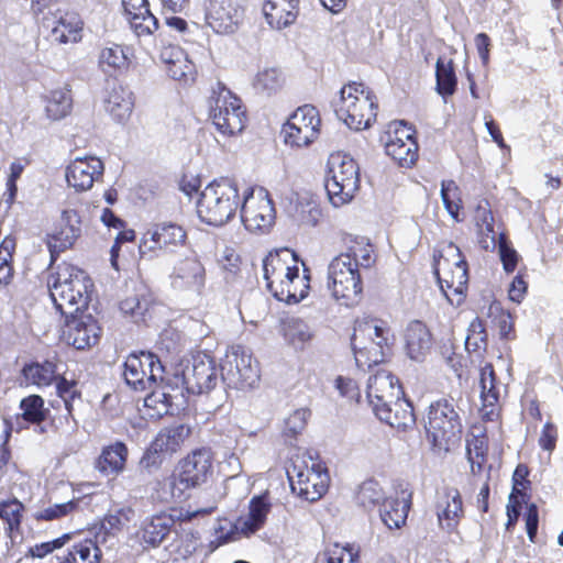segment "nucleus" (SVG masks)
<instances>
[{
	"label": "nucleus",
	"instance_id": "obj_28",
	"mask_svg": "<svg viewBox=\"0 0 563 563\" xmlns=\"http://www.w3.org/2000/svg\"><path fill=\"white\" fill-rule=\"evenodd\" d=\"M81 234V220L76 210H65L62 213L58 225L48 238V249L58 254L70 249Z\"/></svg>",
	"mask_w": 563,
	"mask_h": 563
},
{
	"label": "nucleus",
	"instance_id": "obj_61",
	"mask_svg": "<svg viewBox=\"0 0 563 563\" xmlns=\"http://www.w3.org/2000/svg\"><path fill=\"white\" fill-rule=\"evenodd\" d=\"M498 253L503 263L504 269L507 273L515 271L518 263L517 252L509 245L507 238L504 233L498 234Z\"/></svg>",
	"mask_w": 563,
	"mask_h": 563
},
{
	"label": "nucleus",
	"instance_id": "obj_3",
	"mask_svg": "<svg viewBox=\"0 0 563 563\" xmlns=\"http://www.w3.org/2000/svg\"><path fill=\"white\" fill-rule=\"evenodd\" d=\"M333 106L338 119L352 130L368 129L376 120V97L362 82L354 81L343 86L340 90V97Z\"/></svg>",
	"mask_w": 563,
	"mask_h": 563
},
{
	"label": "nucleus",
	"instance_id": "obj_16",
	"mask_svg": "<svg viewBox=\"0 0 563 563\" xmlns=\"http://www.w3.org/2000/svg\"><path fill=\"white\" fill-rule=\"evenodd\" d=\"M276 212L268 192L249 188L243 194L241 220L250 232H267L275 223Z\"/></svg>",
	"mask_w": 563,
	"mask_h": 563
},
{
	"label": "nucleus",
	"instance_id": "obj_4",
	"mask_svg": "<svg viewBox=\"0 0 563 563\" xmlns=\"http://www.w3.org/2000/svg\"><path fill=\"white\" fill-rule=\"evenodd\" d=\"M241 203L236 183L228 178L213 180L200 192L197 213L210 225H222L236 213Z\"/></svg>",
	"mask_w": 563,
	"mask_h": 563
},
{
	"label": "nucleus",
	"instance_id": "obj_25",
	"mask_svg": "<svg viewBox=\"0 0 563 563\" xmlns=\"http://www.w3.org/2000/svg\"><path fill=\"white\" fill-rule=\"evenodd\" d=\"M109 534L96 531L93 538H86L71 545L63 555L56 556L54 563H99L103 548H108Z\"/></svg>",
	"mask_w": 563,
	"mask_h": 563
},
{
	"label": "nucleus",
	"instance_id": "obj_36",
	"mask_svg": "<svg viewBox=\"0 0 563 563\" xmlns=\"http://www.w3.org/2000/svg\"><path fill=\"white\" fill-rule=\"evenodd\" d=\"M376 417L396 429H406L415 423V415L411 404L400 396L391 402V406H385L377 411Z\"/></svg>",
	"mask_w": 563,
	"mask_h": 563
},
{
	"label": "nucleus",
	"instance_id": "obj_49",
	"mask_svg": "<svg viewBox=\"0 0 563 563\" xmlns=\"http://www.w3.org/2000/svg\"><path fill=\"white\" fill-rule=\"evenodd\" d=\"M441 199L445 210L456 222L462 221L460 210L462 208L461 189L454 180H443L441 183Z\"/></svg>",
	"mask_w": 563,
	"mask_h": 563
},
{
	"label": "nucleus",
	"instance_id": "obj_7",
	"mask_svg": "<svg viewBox=\"0 0 563 563\" xmlns=\"http://www.w3.org/2000/svg\"><path fill=\"white\" fill-rule=\"evenodd\" d=\"M173 390L186 394H202L216 387L219 376L216 361L207 354L198 353L177 363L172 373Z\"/></svg>",
	"mask_w": 563,
	"mask_h": 563
},
{
	"label": "nucleus",
	"instance_id": "obj_1",
	"mask_svg": "<svg viewBox=\"0 0 563 563\" xmlns=\"http://www.w3.org/2000/svg\"><path fill=\"white\" fill-rule=\"evenodd\" d=\"M263 276L272 295L287 303L305 299L310 288L307 269L299 272V262L294 251L282 249L271 252L263 261Z\"/></svg>",
	"mask_w": 563,
	"mask_h": 563
},
{
	"label": "nucleus",
	"instance_id": "obj_58",
	"mask_svg": "<svg viewBox=\"0 0 563 563\" xmlns=\"http://www.w3.org/2000/svg\"><path fill=\"white\" fill-rule=\"evenodd\" d=\"M485 455L486 444L483 439L475 438L467 443V459L473 474H477L482 471Z\"/></svg>",
	"mask_w": 563,
	"mask_h": 563
},
{
	"label": "nucleus",
	"instance_id": "obj_2",
	"mask_svg": "<svg viewBox=\"0 0 563 563\" xmlns=\"http://www.w3.org/2000/svg\"><path fill=\"white\" fill-rule=\"evenodd\" d=\"M51 298L55 308L63 314H74L88 308L92 291V280L77 266L62 263L47 279Z\"/></svg>",
	"mask_w": 563,
	"mask_h": 563
},
{
	"label": "nucleus",
	"instance_id": "obj_57",
	"mask_svg": "<svg viewBox=\"0 0 563 563\" xmlns=\"http://www.w3.org/2000/svg\"><path fill=\"white\" fill-rule=\"evenodd\" d=\"M384 492L377 482L366 481L361 485L357 500L363 507H374L382 501L384 503Z\"/></svg>",
	"mask_w": 563,
	"mask_h": 563
},
{
	"label": "nucleus",
	"instance_id": "obj_12",
	"mask_svg": "<svg viewBox=\"0 0 563 563\" xmlns=\"http://www.w3.org/2000/svg\"><path fill=\"white\" fill-rule=\"evenodd\" d=\"M327 288L345 307H353L362 297V279L355 263L347 256L334 257L328 266Z\"/></svg>",
	"mask_w": 563,
	"mask_h": 563
},
{
	"label": "nucleus",
	"instance_id": "obj_18",
	"mask_svg": "<svg viewBox=\"0 0 563 563\" xmlns=\"http://www.w3.org/2000/svg\"><path fill=\"white\" fill-rule=\"evenodd\" d=\"M245 13L243 0H209L206 8V22L217 34L235 33Z\"/></svg>",
	"mask_w": 563,
	"mask_h": 563
},
{
	"label": "nucleus",
	"instance_id": "obj_33",
	"mask_svg": "<svg viewBox=\"0 0 563 563\" xmlns=\"http://www.w3.org/2000/svg\"><path fill=\"white\" fill-rule=\"evenodd\" d=\"M438 520L442 528L452 531L463 517V503L457 489L449 488L439 498Z\"/></svg>",
	"mask_w": 563,
	"mask_h": 563
},
{
	"label": "nucleus",
	"instance_id": "obj_42",
	"mask_svg": "<svg viewBox=\"0 0 563 563\" xmlns=\"http://www.w3.org/2000/svg\"><path fill=\"white\" fill-rule=\"evenodd\" d=\"M313 336L312 328L300 318H289L284 322V338L297 350H302Z\"/></svg>",
	"mask_w": 563,
	"mask_h": 563
},
{
	"label": "nucleus",
	"instance_id": "obj_30",
	"mask_svg": "<svg viewBox=\"0 0 563 563\" xmlns=\"http://www.w3.org/2000/svg\"><path fill=\"white\" fill-rule=\"evenodd\" d=\"M129 23L137 36L151 35L158 27L157 19L151 13L147 0H122Z\"/></svg>",
	"mask_w": 563,
	"mask_h": 563
},
{
	"label": "nucleus",
	"instance_id": "obj_45",
	"mask_svg": "<svg viewBox=\"0 0 563 563\" xmlns=\"http://www.w3.org/2000/svg\"><path fill=\"white\" fill-rule=\"evenodd\" d=\"M285 81V75L279 68L265 67L255 75L253 87L263 95L272 96L284 87Z\"/></svg>",
	"mask_w": 563,
	"mask_h": 563
},
{
	"label": "nucleus",
	"instance_id": "obj_5",
	"mask_svg": "<svg viewBox=\"0 0 563 563\" xmlns=\"http://www.w3.org/2000/svg\"><path fill=\"white\" fill-rule=\"evenodd\" d=\"M390 331L377 319L357 321L351 339L357 367L365 369L384 362L389 352Z\"/></svg>",
	"mask_w": 563,
	"mask_h": 563
},
{
	"label": "nucleus",
	"instance_id": "obj_41",
	"mask_svg": "<svg viewBox=\"0 0 563 563\" xmlns=\"http://www.w3.org/2000/svg\"><path fill=\"white\" fill-rule=\"evenodd\" d=\"M457 77L452 58L440 56L435 63V91L445 100L455 93Z\"/></svg>",
	"mask_w": 563,
	"mask_h": 563
},
{
	"label": "nucleus",
	"instance_id": "obj_52",
	"mask_svg": "<svg viewBox=\"0 0 563 563\" xmlns=\"http://www.w3.org/2000/svg\"><path fill=\"white\" fill-rule=\"evenodd\" d=\"M23 418L32 423H40L45 420L48 409L44 407V400L41 396L31 395L21 400L20 405Z\"/></svg>",
	"mask_w": 563,
	"mask_h": 563
},
{
	"label": "nucleus",
	"instance_id": "obj_44",
	"mask_svg": "<svg viewBox=\"0 0 563 563\" xmlns=\"http://www.w3.org/2000/svg\"><path fill=\"white\" fill-rule=\"evenodd\" d=\"M82 22L75 13H66L60 16L53 27L52 34L55 41L60 43H76L81 38Z\"/></svg>",
	"mask_w": 563,
	"mask_h": 563
},
{
	"label": "nucleus",
	"instance_id": "obj_64",
	"mask_svg": "<svg viewBox=\"0 0 563 563\" xmlns=\"http://www.w3.org/2000/svg\"><path fill=\"white\" fill-rule=\"evenodd\" d=\"M478 243L486 251H494L497 247L498 235L494 231V222L477 228Z\"/></svg>",
	"mask_w": 563,
	"mask_h": 563
},
{
	"label": "nucleus",
	"instance_id": "obj_32",
	"mask_svg": "<svg viewBox=\"0 0 563 563\" xmlns=\"http://www.w3.org/2000/svg\"><path fill=\"white\" fill-rule=\"evenodd\" d=\"M299 0H265L263 13L271 27L283 30L292 24L298 15Z\"/></svg>",
	"mask_w": 563,
	"mask_h": 563
},
{
	"label": "nucleus",
	"instance_id": "obj_56",
	"mask_svg": "<svg viewBox=\"0 0 563 563\" xmlns=\"http://www.w3.org/2000/svg\"><path fill=\"white\" fill-rule=\"evenodd\" d=\"M15 249V241L5 238L0 244V284L8 285L13 276L11 266L12 253Z\"/></svg>",
	"mask_w": 563,
	"mask_h": 563
},
{
	"label": "nucleus",
	"instance_id": "obj_39",
	"mask_svg": "<svg viewBox=\"0 0 563 563\" xmlns=\"http://www.w3.org/2000/svg\"><path fill=\"white\" fill-rule=\"evenodd\" d=\"M269 511V504L264 496H257L251 499L249 514L240 517L234 528L243 534H251L257 531L265 522Z\"/></svg>",
	"mask_w": 563,
	"mask_h": 563
},
{
	"label": "nucleus",
	"instance_id": "obj_60",
	"mask_svg": "<svg viewBox=\"0 0 563 563\" xmlns=\"http://www.w3.org/2000/svg\"><path fill=\"white\" fill-rule=\"evenodd\" d=\"M194 68V64L188 59L186 52H184L183 58L177 57L176 60L166 67V71L175 80H187L192 78Z\"/></svg>",
	"mask_w": 563,
	"mask_h": 563
},
{
	"label": "nucleus",
	"instance_id": "obj_35",
	"mask_svg": "<svg viewBox=\"0 0 563 563\" xmlns=\"http://www.w3.org/2000/svg\"><path fill=\"white\" fill-rule=\"evenodd\" d=\"M174 525L172 516L162 512L146 518L140 528V540L147 547H158Z\"/></svg>",
	"mask_w": 563,
	"mask_h": 563
},
{
	"label": "nucleus",
	"instance_id": "obj_37",
	"mask_svg": "<svg viewBox=\"0 0 563 563\" xmlns=\"http://www.w3.org/2000/svg\"><path fill=\"white\" fill-rule=\"evenodd\" d=\"M410 508V495L405 492L401 496L388 497L384 499L380 508V518L389 529L401 528L407 520Z\"/></svg>",
	"mask_w": 563,
	"mask_h": 563
},
{
	"label": "nucleus",
	"instance_id": "obj_29",
	"mask_svg": "<svg viewBox=\"0 0 563 563\" xmlns=\"http://www.w3.org/2000/svg\"><path fill=\"white\" fill-rule=\"evenodd\" d=\"M170 380L172 377H163L164 384L152 390L144 398V407L147 409L146 415L150 418H161L167 415L174 405L178 407L184 402V394L179 393V390H173L172 386H169Z\"/></svg>",
	"mask_w": 563,
	"mask_h": 563
},
{
	"label": "nucleus",
	"instance_id": "obj_10",
	"mask_svg": "<svg viewBox=\"0 0 563 563\" xmlns=\"http://www.w3.org/2000/svg\"><path fill=\"white\" fill-rule=\"evenodd\" d=\"M426 430L438 452H449L460 441L462 423L450 400L443 399L430 405Z\"/></svg>",
	"mask_w": 563,
	"mask_h": 563
},
{
	"label": "nucleus",
	"instance_id": "obj_38",
	"mask_svg": "<svg viewBox=\"0 0 563 563\" xmlns=\"http://www.w3.org/2000/svg\"><path fill=\"white\" fill-rule=\"evenodd\" d=\"M128 457V448L123 442L104 446L96 461V468L103 475H118L123 472Z\"/></svg>",
	"mask_w": 563,
	"mask_h": 563
},
{
	"label": "nucleus",
	"instance_id": "obj_34",
	"mask_svg": "<svg viewBox=\"0 0 563 563\" xmlns=\"http://www.w3.org/2000/svg\"><path fill=\"white\" fill-rule=\"evenodd\" d=\"M190 429L185 424H176L162 429L151 443L150 453H176L189 438Z\"/></svg>",
	"mask_w": 563,
	"mask_h": 563
},
{
	"label": "nucleus",
	"instance_id": "obj_63",
	"mask_svg": "<svg viewBox=\"0 0 563 563\" xmlns=\"http://www.w3.org/2000/svg\"><path fill=\"white\" fill-rule=\"evenodd\" d=\"M335 388L339 394L353 401H358L360 399V389L355 380L350 377L338 376L335 379Z\"/></svg>",
	"mask_w": 563,
	"mask_h": 563
},
{
	"label": "nucleus",
	"instance_id": "obj_51",
	"mask_svg": "<svg viewBox=\"0 0 563 563\" xmlns=\"http://www.w3.org/2000/svg\"><path fill=\"white\" fill-rule=\"evenodd\" d=\"M23 510V504L15 498L0 503V518L7 523L10 532L20 529Z\"/></svg>",
	"mask_w": 563,
	"mask_h": 563
},
{
	"label": "nucleus",
	"instance_id": "obj_9",
	"mask_svg": "<svg viewBox=\"0 0 563 563\" xmlns=\"http://www.w3.org/2000/svg\"><path fill=\"white\" fill-rule=\"evenodd\" d=\"M360 188V169L346 154L334 153L328 159L325 189L334 207L350 202Z\"/></svg>",
	"mask_w": 563,
	"mask_h": 563
},
{
	"label": "nucleus",
	"instance_id": "obj_15",
	"mask_svg": "<svg viewBox=\"0 0 563 563\" xmlns=\"http://www.w3.org/2000/svg\"><path fill=\"white\" fill-rule=\"evenodd\" d=\"M186 239L187 233L183 227L173 222L156 223L142 234L139 251L142 257L155 258L184 246Z\"/></svg>",
	"mask_w": 563,
	"mask_h": 563
},
{
	"label": "nucleus",
	"instance_id": "obj_23",
	"mask_svg": "<svg viewBox=\"0 0 563 563\" xmlns=\"http://www.w3.org/2000/svg\"><path fill=\"white\" fill-rule=\"evenodd\" d=\"M104 172L103 163L96 156L76 157L66 168L65 177L76 191H87L99 181Z\"/></svg>",
	"mask_w": 563,
	"mask_h": 563
},
{
	"label": "nucleus",
	"instance_id": "obj_27",
	"mask_svg": "<svg viewBox=\"0 0 563 563\" xmlns=\"http://www.w3.org/2000/svg\"><path fill=\"white\" fill-rule=\"evenodd\" d=\"M479 389L482 408L481 413L485 420L493 421L498 416V401L505 386L500 384L490 363H485L479 369Z\"/></svg>",
	"mask_w": 563,
	"mask_h": 563
},
{
	"label": "nucleus",
	"instance_id": "obj_40",
	"mask_svg": "<svg viewBox=\"0 0 563 563\" xmlns=\"http://www.w3.org/2000/svg\"><path fill=\"white\" fill-rule=\"evenodd\" d=\"M98 64L102 73L114 76L129 69L130 57L124 47L113 44L100 51Z\"/></svg>",
	"mask_w": 563,
	"mask_h": 563
},
{
	"label": "nucleus",
	"instance_id": "obj_19",
	"mask_svg": "<svg viewBox=\"0 0 563 563\" xmlns=\"http://www.w3.org/2000/svg\"><path fill=\"white\" fill-rule=\"evenodd\" d=\"M163 365L152 353L130 354L124 363L125 383L135 390H145L155 384L157 378L163 380Z\"/></svg>",
	"mask_w": 563,
	"mask_h": 563
},
{
	"label": "nucleus",
	"instance_id": "obj_47",
	"mask_svg": "<svg viewBox=\"0 0 563 563\" xmlns=\"http://www.w3.org/2000/svg\"><path fill=\"white\" fill-rule=\"evenodd\" d=\"M134 518V510L131 507H121L107 515L97 531H104L109 534L108 548L114 544L115 533L128 526Z\"/></svg>",
	"mask_w": 563,
	"mask_h": 563
},
{
	"label": "nucleus",
	"instance_id": "obj_55",
	"mask_svg": "<svg viewBox=\"0 0 563 563\" xmlns=\"http://www.w3.org/2000/svg\"><path fill=\"white\" fill-rule=\"evenodd\" d=\"M56 390L57 395L63 399L69 417H71L75 423H77L73 415L75 401L80 400V393L77 389V383L75 380H67L66 378L60 377L57 379Z\"/></svg>",
	"mask_w": 563,
	"mask_h": 563
},
{
	"label": "nucleus",
	"instance_id": "obj_14",
	"mask_svg": "<svg viewBox=\"0 0 563 563\" xmlns=\"http://www.w3.org/2000/svg\"><path fill=\"white\" fill-rule=\"evenodd\" d=\"M222 378L229 386L244 389L254 387L261 377L258 363L242 345L230 347L221 365Z\"/></svg>",
	"mask_w": 563,
	"mask_h": 563
},
{
	"label": "nucleus",
	"instance_id": "obj_43",
	"mask_svg": "<svg viewBox=\"0 0 563 563\" xmlns=\"http://www.w3.org/2000/svg\"><path fill=\"white\" fill-rule=\"evenodd\" d=\"M73 97L67 88L51 90L45 96V111L48 118L60 120L70 113Z\"/></svg>",
	"mask_w": 563,
	"mask_h": 563
},
{
	"label": "nucleus",
	"instance_id": "obj_50",
	"mask_svg": "<svg viewBox=\"0 0 563 563\" xmlns=\"http://www.w3.org/2000/svg\"><path fill=\"white\" fill-rule=\"evenodd\" d=\"M323 555L324 563H361L360 548L350 543H334L325 549Z\"/></svg>",
	"mask_w": 563,
	"mask_h": 563
},
{
	"label": "nucleus",
	"instance_id": "obj_46",
	"mask_svg": "<svg viewBox=\"0 0 563 563\" xmlns=\"http://www.w3.org/2000/svg\"><path fill=\"white\" fill-rule=\"evenodd\" d=\"M24 377L27 382L37 387H46L58 379V365L45 361L43 363H33L23 368Z\"/></svg>",
	"mask_w": 563,
	"mask_h": 563
},
{
	"label": "nucleus",
	"instance_id": "obj_31",
	"mask_svg": "<svg viewBox=\"0 0 563 563\" xmlns=\"http://www.w3.org/2000/svg\"><path fill=\"white\" fill-rule=\"evenodd\" d=\"M406 354L417 362L426 358L431 349V334L421 321L410 322L404 334Z\"/></svg>",
	"mask_w": 563,
	"mask_h": 563
},
{
	"label": "nucleus",
	"instance_id": "obj_22",
	"mask_svg": "<svg viewBox=\"0 0 563 563\" xmlns=\"http://www.w3.org/2000/svg\"><path fill=\"white\" fill-rule=\"evenodd\" d=\"M404 396L398 379L387 369L379 368L368 378L366 397L374 413L391 406V402Z\"/></svg>",
	"mask_w": 563,
	"mask_h": 563
},
{
	"label": "nucleus",
	"instance_id": "obj_53",
	"mask_svg": "<svg viewBox=\"0 0 563 563\" xmlns=\"http://www.w3.org/2000/svg\"><path fill=\"white\" fill-rule=\"evenodd\" d=\"M309 415V410L301 408L286 418L283 433L289 445L294 444L292 440L306 428Z\"/></svg>",
	"mask_w": 563,
	"mask_h": 563
},
{
	"label": "nucleus",
	"instance_id": "obj_13",
	"mask_svg": "<svg viewBox=\"0 0 563 563\" xmlns=\"http://www.w3.org/2000/svg\"><path fill=\"white\" fill-rule=\"evenodd\" d=\"M245 110L240 98L225 87L214 90L210 97V119L223 136L240 134L245 126Z\"/></svg>",
	"mask_w": 563,
	"mask_h": 563
},
{
	"label": "nucleus",
	"instance_id": "obj_26",
	"mask_svg": "<svg viewBox=\"0 0 563 563\" xmlns=\"http://www.w3.org/2000/svg\"><path fill=\"white\" fill-rule=\"evenodd\" d=\"M106 112L118 123H125L131 118L134 109V95L123 85L108 82L103 97Z\"/></svg>",
	"mask_w": 563,
	"mask_h": 563
},
{
	"label": "nucleus",
	"instance_id": "obj_24",
	"mask_svg": "<svg viewBox=\"0 0 563 563\" xmlns=\"http://www.w3.org/2000/svg\"><path fill=\"white\" fill-rule=\"evenodd\" d=\"M65 317L66 327L64 336L69 345H73L77 350H84L98 342L100 327L91 314H85L84 311H81Z\"/></svg>",
	"mask_w": 563,
	"mask_h": 563
},
{
	"label": "nucleus",
	"instance_id": "obj_62",
	"mask_svg": "<svg viewBox=\"0 0 563 563\" xmlns=\"http://www.w3.org/2000/svg\"><path fill=\"white\" fill-rule=\"evenodd\" d=\"M209 495L210 501L208 503V505L200 506L192 511H186V514L183 515L184 519L191 520L192 518H196L198 516H206L214 511L217 509L219 501L223 498V493L221 492L220 488L214 487L210 489Z\"/></svg>",
	"mask_w": 563,
	"mask_h": 563
},
{
	"label": "nucleus",
	"instance_id": "obj_54",
	"mask_svg": "<svg viewBox=\"0 0 563 563\" xmlns=\"http://www.w3.org/2000/svg\"><path fill=\"white\" fill-rule=\"evenodd\" d=\"M322 217L319 205L312 200L299 201L296 206L295 218L305 227H316Z\"/></svg>",
	"mask_w": 563,
	"mask_h": 563
},
{
	"label": "nucleus",
	"instance_id": "obj_20",
	"mask_svg": "<svg viewBox=\"0 0 563 563\" xmlns=\"http://www.w3.org/2000/svg\"><path fill=\"white\" fill-rule=\"evenodd\" d=\"M413 135L415 130L404 122L395 123L388 132L386 154L402 167H411L418 158V144Z\"/></svg>",
	"mask_w": 563,
	"mask_h": 563
},
{
	"label": "nucleus",
	"instance_id": "obj_6",
	"mask_svg": "<svg viewBox=\"0 0 563 563\" xmlns=\"http://www.w3.org/2000/svg\"><path fill=\"white\" fill-rule=\"evenodd\" d=\"M212 473L213 461L210 451L195 450L178 463L177 472L164 481L163 485L168 490L159 498L164 501L180 499L186 490L207 483Z\"/></svg>",
	"mask_w": 563,
	"mask_h": 563
},
{
	"label": "nucleus",
	"instance_id": "obj_8",
	"mask_svg": "<svg viewBox=\"0 0 563 563\" xmlns=\"http://www.w3.org/2000/svg\"><path fill=\"white\" fill-rule=\"evenodd\" d=\"M434 274L441 290L452 306L464 301L467 286V264L460 249L453 243L444 244L434 257Z\"/></svg>",
	"mask_w": 563,
	"mask_h": 563
},
{
	"label": "nucleus",
	"instance_id": "obj_48",
	"mask_svg": "<svg viewBox=\"0 0 563 563\" xmlns=\"http://www.w3.org/2000/svg\"><path fill=\"white\" fill-rule=\"evenodd\" d=\"M339 256H347L355 263L356 269L369 267L374 263V249L366 238H356L351 241L347 251Z\"/></svg>",
	"mask_w": 563,
	"mask_h": 563
},
{
	"label": "nucleus",
	"instance_id": "obj_59",
	"mask_svg": "<svg viewBox=\"0 0 563 563\" xmlns=\"http://www.w3.org/2000/svg\"><path fill=\"white\" fill-rule=\"evenodd\" d=\"M75 508L76 503L73 500L63 504H54L36 511L34 518L36 520L52 521L67 516L74 511Z\"/></svg>",
	"mask_w": 563,
	"mask_h": 563
},
{
	"label": "nucleus",
	"instance_id": "obj_21",
	"mask_svg": "<svg viewBox=\"0 0 563 563\" xmlns=\"http://www.w3.org/2000/svg\"><path fill=\"white\" fill-rule=\"evenodd\" d=\"M207 274L205 265L196 256L178 261L170 274L174 289L200 296L205 289Z\"/></svg>",
	"mask_w": 563,
	"mask_h": 563
},
{
	"label": "nucleus",
	"instance_id": "obj_11",
	"mask_svg": "<svg viewBox=\"0 0 563 563\" xmlns=\"http://www.w3.org/2000/svg\"><path fill=\"white\" fill-rule=\"evenodd\" d=\"M287 475L292 493L310 503L319 500L329 488L328 468L311 456L297 457Z\"/></svg>",
	"mask_w": 563,
	"mask_h": 563
},
{
	"label": "nucleus",
	"instance_id": "obj_17",
	"mask_svg": "<svg viewBox=\"0 0 563 563\" xmlns=\"http://www.w3.org/2000/svg\"><path fill=\"white\" fill-rule=\"evenodd\" d=\"M321 119L319 111L311 104L299 107L283 128L285 143L290 146H308L318 139Z\"/></svg>",
	"mask_w": 563,
	"mask_h": 563
}]
</instances>
